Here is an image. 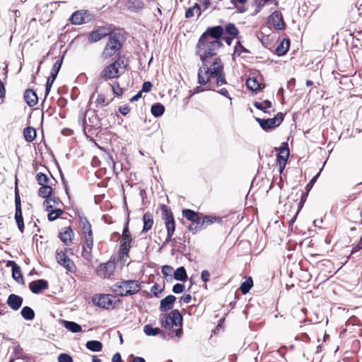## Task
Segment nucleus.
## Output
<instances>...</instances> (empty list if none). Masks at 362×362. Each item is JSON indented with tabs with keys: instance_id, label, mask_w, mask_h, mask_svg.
<instances>
[{
	"instance_id": "nucleus-1",
	"label": "nucleus",
	"mask_w": 362,
	"mask_h": 362,
	"mask_svg": "<svg viewBox=\"0 0 362 362\" xmlns=\"http://www.w3.org/2000/svg\"><path fill=\"white\" fill-rule=\"evenodd\" d=\"M202 65L198 69V83L211 90L226 84L224 64L220 57L200 59Z\"/></svg>"
},
{
	"instance_id": "nucleus-2",
	"label": "nucleus",
	"mask_w": 362,
	"mask_h": 362,
	"mask_svg": "<svg viewBox=\"0 0 362 362\" xmlns=\"http://www.w3.org/2000/svg\"><path fill=\"white\" fill-rule=\"evenodd\" d=\"M182 214L183 217L191 221L188 226V230L193 234L198 231L206 230L213 224L221 225L223 223V218L221 216L213 214L205 215L189 209H183Z\"/></svg>"
},
{
	"instance_id": "nucleus-3",
	"label": "nucleus",
	"mask_w": 362,
	"mask_h": 362,
	"mask_svg": "<svg viewBox=\"0 0 362 362\" xmlns=\"http://www.w3.org/2000/svg\"><path fill=\"white\" fill-rule=\"evenodd\" d=\"M126 42V37L118 30L113 32L108 37L100 54L101 59L105 62L110 59H115L118 56H122L121 53L124 45Z\"/></svg>"
},
{
	"instance_id": "nucleus-4",
	"label": "nucleus",
	"mask_w": 362,
	"mask_h": 362,
	"mask_svg": "<svg viewBox=\"0 0 362 362\" xmlns=\"http://www.w3.org/2000/svg\"><path fill=\"white\" fill-rule=\"evenodd\" d=\"M129 62L124 55L118 56L115 60L105 65L100 72V78L105 81L118 79L127 70Z\"/></svg>"
},
{
	"instance_id": "nucleus-5",
	"label": "nucleus",
	"mask_w": 362,
	"mask_h": 362,
	"mask_svg": "<svg viewBox=\"0 0 362 362\" xmlns=\"http://www.w3.org/2000/svg\"><path fill=\"white\" fill-rule=\"evenodd\" d=\"M222 46L221 40H211L201 35L196 45V52L199 59L218 57L217 52Z\"/></svg>"
},
{
	"instance_id": "nucleus-6",
	"label": "nucleus",
	"mask_w": 362,
	"mask_h": 362,
	"mask_svg": "<svg viewBox=\"0 0 362 362\" xmlns=\"http://www.w3.org/2000/svg\"><path fill=\"white\" fill-rule=\"evenodd\" d=\"M182 316L177 310H172L169 313L164 314L160 317V325L165 329L171 330L175 336L180 337L182 332Z\"/></svg>"
},
{
	"instance_id": "nucleus-7",
	"label": "nucleus",
	"mask_w": 362,
	"mask_h": 362,
	"mask_svg": "<svg viewBox=\"0 0 362 362\" xmlns=\"http://www.w3.org/2000/svg\"><path fill=\"white\" fill-rule=\"evenodd\" d=\"M160 209L161 218L166 229V237L163 242V245H166L170 242L175 244L177 243V238H173V235L175 231L176 223L171 209L165 204H160Z\"/></svg>"
},
{
	"instance_id": "nucleus-8",
	"label": "nucleus",
	"mask_w": 362,
	"mask_h": 362,
	"mask_svg": "<svg viewBox=\"0 0 362 362\" xmlns=\"http://www.w3.org/2000/svg\"><path fill=\"white\" fill-rule=\"evenodd\" d=\"M141 284L136 280H124L116 283L112 288V291L119 296H132L139 293Z\"/></svg>"
},
{
	"instance_id": "nucleus-9",
	"label": "nucleus",
	"mask_w": 362,
	"mask_h": 362,
	"mask_svg": "<svg viewBox=\"0 0 362 362\" xmlns=\"http://www.w3.org/2000/svg\"><path fill=\"white\" fill-rule=\"evenodd\" d=\"M129 221L130 219L128 216L122 230V234L119 243V252L121 259H124V257L129 256V253L132 247V243L133 242V238L129 228Z\"/></svg>"
},
{
	"instance_id": "nucleus-10",
	"label": "nucleus",
	"mask_w": 362,
	"mask_h": 362,
	"mask_svg": "<svg viewBox=\"0 0 362 362\" xmlns=\"http://www.w3.org/2000/svg\"><path fill=\"white\" fill-rule=\"evenodd\" d=\"M67 252L72 253V250L70 248H64V250L58 249L56 252V259L57 262L67 271L74 273L76 271V267L74 262L69 258Z\"/></svg>"
},
{
	"instance_id": "nucleus-11",
	"label": "nucleus",
	"mask_w": 362,
	"mask_h": 362,
	"mask_svg": "<svg viewBox=\"0 0 362 362\" xmlns=\"http://www.w3.org/2000/svg\"><path fill=\"white\" fill-rule=\"evenodd\" d=\"M115 30H112L110 26H99L90 33L88 41L90 43H95L105 37H109Z\"/></svg>"
},
{
	"instance_id": "nucleus-12",
	"label": "nucleus",
	"mask_w": 362,
	"mask_h": 362,
	"mask_svg": "<svg viewBox=\"0 0 362 362\" xmlns=\"http://www.w3.org/2000/svg\"><path fill=\"white\" fill-rule=\"evenodd\" d=\"M259 126L265 131L279 127L284 121V114L277 113L274 117L270 119L255 118Z\"/></svg>"
},
{
	"instance_id": "nucleus-13",
	"label": "nucleus",
	"mask_w": 362,
	"mask_h": 362,
	"mask_svg": "<svg viewBox=\"0 0 362 362\" xmlns=\"http://www.w3.org/2000/svg\"><path fill=\"white\" fill-rule=\"evenodd\" d=\"M278 151L276 156V165L279 167V171L282 173L289 157L290 152L287 143H282L281 146L276 148Z\"/></svg>"
},
{
	"instance_id": "nucleus-14",
	"label": "nucleus",
	"mask_w": 362,
	"mask_h": 362,
	"mask_svg": "<svg viewBox=\"0 0 362 362\" xmlns=\"http://www.w3.org/2000/svg\"><path fill=\"white\" fill-rule=\"evenodd\" d=\"M93 18V14L88 10H78L72 13L70 21L73 25H82L90 22Z\"/></svg>"
},
{
	"instance_id": "nucleus-15",
	"label": "nucleus",
	"mask_w": 362,
	"mask_h": 362,
	"mask_svg": "<svg viewBox=\"0 0 362 362\" xmlns=\"http://www.w3.org/2000/svg\"><path fill=\"white\" fill-rule=\"evenodd\" d=\"M116 264L115 260L110 259L105 263L100 264L96 269V274L102 278H110L115 272Z\"/></svg>"
},
{
	"instance_id": "nucleus-16",
	"label": "nucleus",
	"mask_w": 362,
	"mask_h": 362,
	"mask_svg": "<svg viewBox=\"0 0 362 362\" xmlns=\"http://www.w3.org/2000/svg\"><path fill=\"white\" fill-rule=\"evenodd\" d=\"M92 300L93 303L104 309L108 310L114 308L113 301L109 294L95 295Z\"/></svg>"
},
{
	"instance_id": "nucleus-17",
	"label": "nucleus",
	"mask_w": 362,
	"mask_h": 362,
	"mask_svg": "<svg viewBox=\"0 0 362 362\" xmlns=\"http://www.w3.org/2000/svg\"><path fill=\"white\" fill-rule=\"evenodd\" d=\"M268 22L276 30H284L286 29L283 15L279 11H275L269 16Z\"/></svg>"
},
{
	"instance_id": "nucleus-18",
	"label": "nucleus",
	"mask_w": 362,
	"mask_h": 362,
	"mask_svg": "<svg viewBox=\"0 0 362 362\" xmlns=\"http://www.w3.org/2000/svg\"><path fill=\"white\" fill-rule=\"evenodd\" d=\"M85 244L83 245L82 256L87 260L92 259V250L93 247V233L83 235Z\"/></svg>"
},
{
	"instance_id": "nucleus-19",
	"label": "nucleus",
	"mask_w": 362,
	"mask_h": 362,
	"mask_svg": "<svg viewBox=\"0 0 362 362\" xmlns=\"http://www.w3.org/2000/svg\"><path fill=\"white\" fill-rule=\"evenodd\" d=\"M224 34V29L221 25L209 27L202 35L205 36L211 40H221Z\"/></svg>"
},
{
	"instance_id": "nucleus-20",
	"label": "nucleus",
	"mask_w": 362,
	"mask_h": 362,
	"mask_svg": "<svg viewBox=\"0 0 362 362\" xmlns=\"http://www.w3.org/2000/svg\"><path fill=\"white\" fill-rule=\"evenodd\" d=\"M89 123H87L86 119V115L83 112H81L78 115V122L85 129L86 126L98 129L100 127V123L95 114H93V117L88 118Z\"/></svg>"
},
{
	"instance_id": "nucleus-21",
	"label": "nucleus",
	"mask_w": 362,
	"mask_h": 362,
	"mask_svg": "<svg viewBox=\"0 0 362 362\" xmlns=\"http://www.w3.org/2000/svg\"><path fill=\"white\" fill-rule=\"evenodd\" d=\"M48 286V282L45 279H38L29 284L30 291L35 294H38L41 293L42 291L47 289Z\"/></svg>"
},
{
	"instance_id": "nucleus-22",
	"label": "nucleus",
	"mask_w": 362,
	"mask_h": 362,
	"mask_svg": "<svg viewBox=\"0 0 362 362\" xmlns=\"http://www.w3.org/2000/svg\"><path fill=\"white\" fill-rule=\"evenodd\" d=\"M175 300L176 297L173 295H168L164 298H163L160 303V311L164 313L168 310H172Z\"/></svg>"
},
{
	"instance_id": "nucleus-23",
	"label": "nucleus",
	"mask_w": 362,
	"mask_h": 362,
	"mask_svg": "<svg viewBox=\"0 0 362 362\" xmlns=\"http://www.w3.org/2000/svg\"><path fill=\"white\" fill-rule=\"evenodd\" d=\"M74 233L71 226L64 227L63 230L59 233L60 240L66 245L72 243Z\"/></svg>"
},
{
	"instance_id": "nucleus-24",
	"label": "nucleus",
	"mask_w": 362,
	"mask_h": 362,
	"mask_svg": "<svg viewBox=\"0 0 362 362\" xmlns=\"http://www.w3.org/2000/svg\"><path fill=\"white\" fill-rule=\"evenodd\" d=\"M22 303L23 298L19 296L16 294H11L8 296L7 299V304L11 309L14 310H18L21 307Z\"/></svg>"
},
{
	"instance_id": "nucleus-25",
	"label": "nucleus",
	"mask_w": 362,
	"mask_h": 362,
	"mask_svg": "<svg viewBox=\"0 0 362 362\" xmlns=\"http://www.w3.org/2000/svg\"><path fill=\"white\" fill-rule=\"evenodd\" d=\"M24 100L30 107L35 106L38 102L36 93L33 89H27L24 93Z\"/></svg>"
},
{
	"instance_id": "nucleus-26",
	"label": "nucleus",
	"mask_w": 362,
	"mask_h": 362,
	"mask_svg": "<svg viewBox=\"0 0 362 362\" xmlns=\"http://www.w3.org/2000/svg\"><path fill=\"white\" fill-rule=\"evenodd\" d=\"M142 221L144 226L141 233H145L151 230L153 226L154 221L153 214L149 211L146 212L143 216Z\"/></svg>"
},
{
	"instance_id": "nucleus-27",
	"label": "nucleus",
	"mask_w": 362,
	"mask_h": 362,
	"mask_svg": "<svg viewBox=\"0 0 362 362\" xmlns=\"http://www.w3.org/2000/svg\"><path fill=\"white\" fill-rule=\"evenodd\" d=\"M107 93L108 92L106 91L105 93H100L98 95V97L95 102L96 107H104L108 105L114 100V98H111L110 100H108L107 95Z\"/></svg>"
},
{
	"instance_id": "nucleus-28",
	"label": "nucleus",
	"mask_w": 362,
	"mask_h": 362,
	"mask_svg": "<svg viewBox=\"0 0 362 362\" xmlns=\"http://www.w3.org/2000/svg\"><path fill=\"white\" fill-rule=\"evenodd\" d=\"M125 6L129 11L137 12L144 7V3L141 0H127Z\"/></svg>"
},
{
	"instance_id": "nucleus-29",
	"label": "nucleus",
	"mask_w": 362,
	"mask_h": 362,
	"mask_svg": "<svg viewBox=\"0 0 362 362\" xmlns=\"http://www.w3.org/2000/svg\"><path fill=\"white\" fill-rule=\"evenodd\" d=\"M246 86L252 91H257L264 88V84L257 81L256 78L250 77L246 81Z\"/></svg>"
},
{
	"instance_id": "nucleus-30",
	"label": "nucleus",
	"mask_w": 362,
	"mask_h": 362,
	"mask_svg": "<svg viewBox=\"0 0 362 362\" xmlns=\"http://www.w3.org/2000/svg\"><path fill=\"white\" fill-rule=\"evenodd\" d=\"M37 184L40 186L55 182V179L50 175V177L42 173H37L35 176Z\"/></svg>"
},
{
	"instance_id": "nucleus-31",
	"label": "nucleus",
	"mask_w": 362,
	"mask_h": 362,
	"mask_svg": "<svg viewBox=\"0 0 362 362\" xmlns=\"http://www.w3.org/2000/svg\"><path fill=\"white\" fill-rule=\"evenodd\" d=\"M290 47V40L284 38L276 48V54L278 56H284L286 54Z\"/></svg>"
},
{
	"instance_id": "nucleus-32",
	"label": "nucleus",
	"mask_w": 362,
	"mask_h": 362,
	"mask_svg": "<svg viewBox=\"0 0 362 362\" xmlns=\"http://www.w3.org/2000/svg\"><path fill=\"white\" fill-rule=\"evenodd\" d=\"M54 183L52 182L51 184L40 186L37 191L38 196L42 198L50 197L54 191V189L52 187Z\"/></svg>"
},
{
	"instance_id": "nucleus-33",
	"label": "nucleus",
	"mask_w": 362,
	"mask_h": 362,
	"mask_svg": "<svg viewBox=\"0 0 362 362\" xmlns=\"http://www.w3.org/2000/svg\"><path fill=\"white\" fill-rule=\"evenodd\" d=\"M253 105L257 109L263 111L264 113H267V114L270 115L272 112V111H270L268 109L272 107V104L268 100H265L262 102L255 101ZM272 112H274V110H273Z\"/></svg>"
},
{
	"instance_id": "nucleus-34",
	"label": "nucleus",
	"mask_w": 362,
	"mask_h": 362,
	"mask_svg": "<svg viewBox=\"0 0 362 362\" xmlns=\"http://www.w3.org/2000/svg\"><path fill=\"white\" fill-rule=\"evenodd\" d=\"M59 202V198L56 197H47L43 202V206L45 208L46 211H51L52 209L54 208V206L57 205Z\"/></svg>"
},
{
	"instance_id": "nucleus-35",
	"label": "nucleus",
	"mask_w": 362,
	"mask_h": 362,
	"mask_svg": "<svg viewBox=\"0 0 362 362\" xmlns=\"http://www.w3.org/2000/svg\"><path fill=\"white\" fill-rule=\"evenodd\" d=\"M36 130L32 127H27L23 129V136L26 141L32 142L36 138Z\"/></svg>"
},
{
	"instance_id": "nucleus-36",
	"label": "nucleus",
	"mask_w": 362,
	"mask_h": 362,
	"mask_svg": "<svg viewBox=\"0 0 362 362\" xmlns=\"http://www.w3.org/2000/svg\"><path fill=\"white\" fill-rule=\"evenodd\" d=\"M144 333L148 336H156L157 334H162L165 337V333L162 329L158 327H153L150 325H146L144 327Z\"/></svg>"
},
{
	"instance_id": "nucleus-37",
	"label": "nucleus",
	"mask_w": 362,
	"mask_h": 362,
	"mask_svg": "<svg viewBox=\"0 0 362 362\" xmlns=\"http://www.w3.org/2000/svg\"><path fill=\"white\" fill-rule=\"evenodd\" d=\"M197 13V16H200L202 14L201 8L197 3L193 6L189 7L185 12V17L186 18H191L194 16V13Z\"/></svg>"
},
{
	"instance_id": "nucleus-38",
	"label": "nucleus",
	"mask_w": 362,
	"mask_h": 362,
	"mask_svg": "<svg viewBox=\"0 0 362 362\" xmlns=\"http://www.w3.org/2000/svg\"><path fill=\"white\" fill-rule=\"evenodd\" d=\"M112 91L117 96H122L123 94V88L120 87L119 82L115 81L112 84L108 83L107 92Z\"/></svg>"
},
{
	"instance_id": "nucleus-39",
	"label": "nucleus",
	"mask_w": 362,
	"mask_h": 362,
	"mask_svg": "<svg viewBox=\"0 0 362 362\" xmlns=\"http://www.w3.org/2000/svg\"><path fill=\"white\" fill-rule=\"evenodd\" d=\"M223 29L226 35L236 37H238L239 30L234 23H228Z\"/></svg>"
},
{
	"instance_id": "nucleus-40",
	"label": "nucleus",
	"mask_w": 362,
	"mask_h": 362,
	"mask_svg": "<svg viewBox=\"0 0 362 362\" xmlns=\"http://www.w3.org/2000/svg\"><path fill=\"white\" fill-rule=\"evenodd\" d=\"M173 276L175 279L177 281H185L187 279V274L186 272V269L184 267H180L177 268L173 274Z\"/></svg>"
},
{
	"instance_id": "nucleus-41",
	"label": "nucleus",
	"mask_w": 362,
	"mask_h": 362,
	"mask_svg": "<svg viewBox=\"0 0 362 362\" xmlns=\"http://www.w3.org/2000/svg\"><path fill=\"white\" fill-rule=\"evenodd\" d=\"M253 286V280L251 276H249L243 281L240 287V290L243 294L247 293Z\"/></svg>"
},
{
	"instance_id": "nucleus-42",
	"label": "nucleus",
	"mask_w": 362,
	"mask_h": 362,
	"mask_svg": "<svg viewBox=\"0 0 362 362\" xmlns=\"http://www.w3.org/2000/svg\"><path fill=\"white\" fill-rule=\"evenodd\" d=\"M86 346L88 349L92 351H100L103 349L102 343L96 340H91L87 341Z\"/></svg>"
},
{
	"instance_id": "nucleus-43",
	"label": "nucleus",
	"mask_w": 362,
	"mask_h": 362,
	"mask_svg": "<svg viewBox=\"0 0 362 362\" xmlns=\"http://www.w3.org/2000/svg\"><path fill=\"white\" fill-rule=\"evenodd\" d=\"M21 313L22 317L26 320H32L35 318V312L28 306L23 307Z\"/></svg>"
},
{
	"instance_id": "nucleus-44",
	"label": "nucleus",
	"mask_w": 362,
	"mask_h": 362,
	"mask_svg": "<svg viewBox=\"0 0 362 362\" xmlns=\"http://www.w3.org/2000/svg\"><path fill=\"white\" fill-rule=\"evenodd\" d=\"M151 113L155 117L161 116L165 111V107L161 103H156L151 106Z\"/></svg>"
},
{
	"instance_id": "nucleus-45",
	"label": "nucleus",
	"mask_w": 362,
	"mask_h": 362,
	"mask_svg": "<svg viewBox=\"0 0 362 362\" xmlns=\"http://www.w3.org/2000/svg\"><path fill=\"white\" fill-rule=\"evenodd\" d=\"M81 230H82L83 235L93 233L91 224L90 223V222L88 221L87 218H81Z\"/></svg>"
},
{
	"instance_id": "nucleus-46",
	"label": "nucleus",
	"mask_w": 362,
	"mask_h": 362,
	"mask_svg": "<svg viewBox=\"0 0 362 362\" xmlns=\"http://www.w3.org/2000/svg\"><path fill=\"white\" fill-rule=\"evenodd\" d=\"M64 327L69 329V331L74 332V333H76V332H79L81 331V327L74 322H71V321H65L64 322Z\"/></svg>"
},
{
	"instance_id": "nucleus-47",
	"label": "nucleus",
	"mask_w": 362,
	"mask_h": 362,
	"mask_svg": "<svg viewBox=\"0 0 362 362\" xmlns=\"http://www.w3.org/2000/svg\"><path fill=\"white\" fill-rule=\"evenodd\" d=\"M62 61H63V57H62L61 59H57L55 63L54 64L52 68V70H51V72H50V75L49 76H53V78H57V76L61 69V66H62Z\"/></svg>"
},
{
	"instance_id": "nucleus-48",
	"label": "nucleus",
	"mask_w": 362,
	"mask_h": 362,
	"mask_svg": "<svg viewBox=\"0 0 362 362\" xmlns=\"http://www.w3.org/2000/svg\"><path fill=\"white\" fill-rule=\"evenodd\" d=\"M165 286H163L158 285V284H155L153 285L151 288V293L153 294V296L156 298L160 297L163 291H164Z\"/></svg>"
},
{
	"instance_id": "nucleus-49",
	"label": "nucleus",
	"mask_w": 362,
	"mask_h": 362,
	"mask_svg": "<svg viewBox=\"0 0 362 362\" xmlns=\"http://www.w3.org/2000/svg\"><path fill=\"white\" fill-rule=\"evenodd\" d=\"M49 213L48 214V219L50 221L56 220L58 217H59L63 213L64 211L60 209H52L51 211H48Z\"/></svg>"
},
{
	"instance_id": "nucleus-50",
	"label": "nucleus",
	"mask_w": 362,
	"mask_h": 362,
	"mask_svg": "<svg viewBox=\"0 0 362 362\" xmlns=\"http://www.w3.org/2000/svg\"><path fill=\"white\" fill-rule=\"evenodd\" d=\"M12 276L18 282L23 281V277L22 273H21V270L18 265L17 267L13 268Z\"/></svg>"
},
{
	"instance_id": "nucleus-51",
	"label": "nucleus",
	"mask_w": 362,
	"mask_h": 362,
	"mask_svg": "<svg viewBox=\"0 0 362 362\" xmlns=\"http://www.w3.org/2000/svg\"><path fill=\"white\" fill-rule=\"evenodd\" d=\"M15 207H22L19 190L18 188L17 180H16L15 186Z\"/></svg>"
},
{
	"instance_id": "nucleus-52",
	"label": "nucleus",
	"mask_w": 362,
	"mask_h": 362,
	"mask_svg": "<svg viewBox=\"0 0 362 362\" xmlns=\"http://www.w3.org/2000/svg\"><path fill=\"white\" fill-rule=\"evenodd\" d=\"M16 225L18 226V230L21 233L24 232L25 225L23 221V217L22 216H14Z\"/></svg>"
},
{
	"instance_id": "nucleus-53",
	"label": "nucleus",
	"mask_w": 362,
	"mask_h": 362,
	"mask_svg": "<svg viewBox=\"0 0 362 362\" xmlns=\"http://www.w3.org/2000/svg\"><path fill=\"white\" fill-rule=\"evenodd\" d=\"M56 78H53V76H49L47 80L46 85H45V95L47 96L51 90L52 86L54 81Z\"/></svg>"
},
{
	"instance_id": "nucleus-54",
	"label": "nucleus",
	"mask_w": 362,
	"mask_h": 362,
	"mask_svg": "<svg viewBox=\"0 0 362 362\" xmlns=\"http://www.w3.org/2000/svg\"><path fill=\"white\" fill-rule=\"evenodd\" d=\"M59 362H73L72 357L68 354H60L58 356Z\"/></svg>"
},
{
	"instance_id": "nucleus-55",
	"label": "nucleus",
	"mask_w": 362,
	"mask_h": 362,
	"mask_svg": "<svg viewBox=\"0 0 362 362\" xmlns=\"http://www.w3.org/2000/svg\"><path fill=\"white\" fill-rule=\"evenodd\" d=\"M6 97V88L0 79V104L3 103Z\"/></svg>"
},
{
	"instance_id": "nucleus-56",
	"label": "nucleus",
	"mask_w": 362,
	"mask_h": 362,
	"mask_svg": "<svg viewBox=\"0 0 362 362\" xmlns=\"http://www.w3.org/2000/svg\"><path fill=\"white\" fill-rule=\"evenodd\" d=\"M185 291V285L182 284H176L173 287V292L175 293H181Z\"/></svg>"
},
{
	"instance_id": "nucleus-57",
	"label": "nucleus",
	"mask_w": 362,
	"mask_h": 362,
	"mask_svg": "<svg viewBox=\"0 0 362 362\" xmlns=\"http://www.w3.org/2000/svg\"><path fill=\"white\" fill-rule=\"evenodd\" d=\"M173 271V268L170 265H164L162 267V274L164 276L170 275Z\"/></svg>"
},
{
	"instance_id": "nucleus-58",
	"label": "nucleus",
	"mask_w": 362,
	"mask_h": 362,
	"mask_svg": "<svg viewBox=\"0 0 362 362\" xmlns=\"http://www.w3.org/2000/svg\"><path fill=\"white\" fill-rule=\"evenodd\" d=\"M210 273L208 270H203L201 273V279L205 284L209 281Z\"/></svg>"
},
{
	"instance_id": "nucleus-59",
	"label": "nucleus",
	"mask_w": 362,
	"mask_h": 362,
	"mask_svg": "<svg viewBox=\"0 0 362 362\" xmlns=\"http://www.w3.org/2000/svg\"><path fill=\"white\" fill-rule=\"evenodd\" d=\"M151 88H152L151 83L149 81H146L143 83L142 89L141 91V93L142 92L148 93L151 90Z\"/></svg>"
},
{
	"instance_id": "nucleus-60",
	"label": "nucleus",
	"mask_w": 362,
	"mask_h": 362,
	"mask_svg": "<svg viewBox=\"0 0 362 362\" xmlns=\"http://www.w3.org/2000/svg\"><path fill=\"white\" fill-rule=\"evenodd\" d=\"M119 112L124 116L129 114L130 112V107L127 105H124L123 106H120L119 107Z\"/></svg>"
},
{
	"instance_id": "nucleus-61",
	"label": "nucleus",
	"mask_w": 362,
	"mask_h": 362,
	"mask_svg": "<svg viewBox=\"0 0 362 362\" xmlns=\"http://www.w3.org/2000/svg\"><path fill=\"white\" fill-rule=\"evenodd\" d=\"M361 249H362V236L361 237L358 244L352 248L351 252V255H354L355 252H356L357 251H358L359 250H361Z\"/></svg>"
},
{
	"instance_id": "nucleus-62",
	"label": "nucleus",
	"mask_w": 362,
	"mask_h": 362,
	"mask_svg": "<svg viewBox=\"0 0 362 362\" xmlns=\"http://www.w3.org/2000/svg\"><path fill=\"white\" fill-rule=\"evenodd\" d=\"M191 300L192 296L190 294H185L180 298V302L184 303H189Z\"/></svg>"
},
{
	"instance_id": "nucleus-63",
	"label": "nucleus",
	"mask_w": 362,
	"mask_h": 362,
	"mask_svg": "<svg viewBox=\"0 0 362 362\" xmlns=\"http://www.w3.org/2000/svg\"><path fill=\"white\" fill-rule=\"evenodd\" d=\"M320 175V173L318 174H317L315 176H314L311 180L309 182V183L306 186V189L308 191H310L311 189V188L313 187L314 183L316 182L318 176Z\"/></svg>"
},
{
	"instance_id": "nucleus-64",
	"label": "nucleus",
	"mask_w": 362,
	"mask_h": 362,
	"mask_svg": "<svg viewBox=\"0 0 362 362\" xmlns=\"http://www.w3.org/2000/svg\"><path fill=\"white\" fill-rule=\"evenodd\" d=\"M112 362H124L122 360L121 355L119 353H116L112 357Z\"/></svg>"
}]
</instances>
